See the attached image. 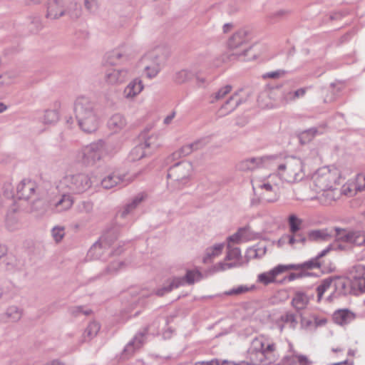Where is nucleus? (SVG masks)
Returning <instances> with one entry per match:
<instances>
[{"instance_id": "f257e3e1", "label": "nucleus", "mask_w": 365, "mask_h": 365, "mask_svg": "<svg viewBox=\"0 0 365 365\" xmlns=\"http://www.w3.org/2000/svg\"><path fill=\"white\" fill-rule=\"evenodd\" d=\"M341 172L333 166L318 169L312 175L309 186L314 195H308L307 200H317L321 204L331 205L340 197L338 189L340 185Z\"/></svg>"}, {"instance_id": "f03ea898", "label": "nucleus", "mask_w": 365, "mask_h": 365, "mask_svg": "<svg viewBox=\"0 0 365 365\" xmlns=\"http://www.w3.org/2000/svg\"><path fill=\"white\" fill-rule=\"evenodd\" d=\"M319 267L320 264L318 262L317 259H312L300 265L279 264L269 271L259 274L257 276V282L264 285L274 283L277 282L278 278L280 277L283 274L290 270L298 269H302L303 270L304 276H310L311 273L309 272V270Z\"/></svg>"}, {"instance_id": "7ed1b4c3", "label": "nucleus", "mask_w": 365, "mask_h": 365, "mask_svg": "<svg viewBox=\"0 0 365 365\" xmlns=\"http://www.w3.org/2000/svg\"><path fill=\"white\" fill-rule=\"evenodd\" d=\"M74 112L81 128L87 133L97 130L99 119L93 110L91 102L84 97L78 98L75 102Z\"/></svg>"}, {"instance_id": "20e7f679", "label": "nucleus", "mask_w": 365, "mask_h": 365, "mask_svg": "<svg viewBox=\"0 0 365 365\" xmlns=\"http://www.w3.org/2000/svg\"><path fill=\"white\" fill-rule=\"evenodd\" d=\"M346 280L341 277H328L323 279L317 287V301L324 297L332 301L335 297L346 294Z\"/></svg>"}, {"instance_id": "39448f33", "label": "nucleus", "mask_w": 365, "mask_h": 365, "mask_svg": "<svg viewBox=\"0 0 365 365\" xmlns=\"http://www.w3.org/2000/svg\"><path fill=\"white\" fill-rule=\"evenodd\" d=\"M278 174L289 182L299 181L304 175L302 162L297 158H287L284 163L279 165Z\"/></svg>"}, {"instance_id": "423d86ee", "label": "nucleus", "mask_w": 365, "mask_h": 365, "mask_svg": "<svg viewBox=\"0 0 365 365\" xmlns=\"http://www.w3.org/2000/svg\"><path fill=\"white\" fill-rule=\"evenodd\" d=\"M91 185V179L86 175L78 174L76 175L66 176L61 181L58 187L63 190L68 189L73 193H80L88 190Z\"/></svg>"}, {"instance_id": "0eeeda50", "label": "nucleus", "mask_w": 365, "mask_h": 365, "mask_svg": "<svg viewBox=\"0 0 365 365\" xmlns=\"http://www.w3.org/2000/svg\"><path fill=\"white\" fill-rule=\"evenodd\" d=\"M252 187L255 195L262 200L273 202L278 197L276 185H272L269 181L255 179L252 180Z\"/></svg>"}, {"instance_id": "6e6552de", "label": "nucleus", "mask_w": 365, "mask_h": 365, "mask_svg": "<svg viewBox=\"0 0 365 365\" xmlns=\"http://www.w3.org/2000/svg\"><path fill=\"white\" fill-rule=\"evenodd\" d=\"M337 240L342 249L350 247L353 245L365 246V232L361 231H348L342 230L338 233Z\"/></svg>"}, {"instance_id": "1a4fd4ad", "label": "nucleus", "mask_w": 365, "mask_h": 365, "mask_svg": "<svg viewBox=\"0 0 365 365\" xmlns=\"http://www.w3.org/2000/svg\"><path fill=\"white\" fill-rule=\"evenodd\" d=\"M351 289L354 294L365 292V266H355L351 272Z\"/></svg>"}, {"instance_id": "9d476101", "label": "nucleus", "mask_w": 365, "mask_h": 365, "mask_svg": "<svg viewBox=\"0 0 365 365\" xmlns=\"http://www.w3.org/2000/svg\"><path fill=\"white\" fill-rule=\"evenodd\" d=\"M140 66L144 68L148 78H153L159 72L160 63L155 53H150L140 60Z\"/></svg>"}, {"instance_id": "9b49d317", "label": "nucleus", "mask_w": 365, "mask_h": 365, "mask_svg": "<svg viewBox=\"0 0 365 365\" xmlns=\"http://www.w3.org/2000/svg\"><path fill=\"white\" fill-rule=\"evenodd\" d=\"M156 140V137L150 136L144 143L135 146L130 153V160L136 161L146 156L150 153V149L155 146L154 141Z\"/></svg>"}, {"instance_id": "f8f14e48", "label": "nucleus", "mask_w": 365, "mask_h": 365, "mask_svg": "<svg viewBox=\"0 0 365 365\" xmlns=\"http://www.w3.org/2000/svg\"><path fill=\"white\" fill-rule=\"evenodd\" d=\"M331 352L334 357L340 358L343 360L330 365H354V361L352 360L347 359L345 356H351L353 358L355 356L354 350L351 349H346L345 347L336 346L331 349Z\"/></svg>"}, {"instance_id": "ddd939ff", "label": "nucleus", "mask_w": 365, "mask_h": 365, "mask_svg": "<svg viewBox=\"0 0 365 365\" xmlns=\"http://www.w3.org/2000/svg\"><path fill=\"white\" fill-rule=\"evenodd\" d=\"M302 224V220L301 219L294 215H290L289 217V225L290 232L292 235L283 236L279 242L283 243L287 240L290 245H293L295 242V239L293 235L300 230Z\"/></svg>"}, {"instance_id": "4468645a", "label": "nucleus", "mask_w": 365, "mask_h": 365, "mask_svg": "<svg viewBox=\"0 0 365 365\" xmlns=\"http://www.w3.org/2000/svg\"><path fill=\"white\" fill-rule=\"evenodd\" d=\"M35 189L36 184L34 182L29 180H24L17 187L18 197L28 200L34 195Z\"/></svg>"}, {"instance_id": "2eb2a0df", "label": "nucleus", "mask_w": 365, "mask_h": 365, "mask_svg": "<svg viewBox=\"0 0 365 365\" xmlns=\"http://www.w3.org/2000/svg\"><path fill=\"white\" fill-rule=\"evenodd\" d=\"M247 41L246 34L244 31H240L235 34L229 41L228 45L231 49L237 48L238 47H243V53L242 55L246 56L248 51L246 49L245 42ZM237 55H241L240 53H236Z\"/></svg>"}, {"instance_id": "dca6fc26", "label": "nucleus", "mask_w": 365, "mask_h": 365, "mask_svg": "<svg viewBox=\"0 0 365 365\" xmlns=\"http://www.w3.org/2000/svg\"><path fill=\"white\" fill-rule=\"evenodd\" d=\"M285 361L287 365H312L313 364L308 356L297 352L286 356Z\"/></svg>"}, {"instance_id": "f3484780", "label": "nucleus", "mask_w": 365, "mask_h": 365, "mask_svg": "<svg viewBox=\"0 0 365 365\" xmlns=\"http://www.w3.org/2000/svg\"><path fill=\"white\" fill-rule=\"evenodd\" d=\"M125 182L124 176L123 177L119 173L114 172L111 175L106 177L102 181L101 185L106 189H110L114 186L122 184Z\"/></svg>"}, {"instance_id": "a211bd4d", "label": "nucleus", "mask_w": 365, "mask_h": 365, "mask_svg": "<svg viewBox=\"0 0 365 365\" xmlns=\"http://www.w3.org/2000/svg\"><path fill=\"white\" fill-rule=\"evenodd\" d=\"M63 14L62 4L58 0H51L48 4L47 17L57 19Z\"/></svg>"}, {"instance_id": "6ab92c4d", "label": "nucleus", "mask_w": 365, "mask_h": 365, "mask_svg": "<svg viewBox=\"0 0 365 365\" xmlns=\"http://www.w3.org/2000/svg\"><path fill=\"white\" fill-rule=\"evenodd\" d=\"M309 297L303 292H297L292 298V304L297 310H302L307 307Z\"/></svg>"}, {"instance_id": "aec40b11", "label": "nucleus", "mask_w": 365, "mask_h": 365, "mask_svg": "<svg viewBox=\"0 0 365 365\" xmlns=\"http://www.w3.org/2000/svg\"><path fill=\"white\" fill-rule=\"evenodd\" d=\"M143 88L141 81L135 80L130 82L124 90L126 98H133L139 94Z\"/></svg>"}, {"instance_id": "412c9836", "label": "nucleus", "mask_w": 365, "mask_h": 365, "mask_svg": "<svg viewBox=\"0 0 365 365\" xmlns=\"http://www.w3.org/2000/svg\"><path fill=\"white\" fill-rule=\"evenodd\" d=\"M125 125V120L120 114L113 115L108 122L109 129L114 133L120 130Z\"/></svg>"}, {"instance_id": "4be33fe9", "label": "nucleus", "mask_w": 365, "mask_h": 365, "mask_svg": "<svg viewBox=\"0 0 365 365\" xmlns=\"http://www.w3.org/2000/svg\"><path fill=\"white\" fill-rule=\"evenodd\" d=\"M256 287L253 284L252 285H247V284H242L239 285L237 287H233L232 289L225 291L223 292V295L225 296H238L241 294H246L247 292H252L255 290Z\"/></svg>"}, {"instance_id": "5701e85b", "label": "nucleus", "mask_w": 365, "mask_h": 365, "mask_svg": "<svg viewBox=\"0 0 365 365\" xmlns=\"http://www.w3.org/2000/svg\"><path fill=\"white\" fill-rule=\"evenodd\" d=\"M83 157L87 162L94 161L100 157V152L96 149V145L86 146L83 151Z\"/></svg>"}, {"instance_id": "b1692460", "label": "nucleus", "mask_w": 365, "mask_h": 365, "mask_svg": "<svg viewBox=\"0 0 365 365\" xmlns=\"http://www.w3.org/2000/svg\"><path fill=\"white\" fill-rule=\"evenodd\" d=\"M360 192L357 190V182L355 180L354 182H347L341 187V190L339 191L340 195H344L347 197L355 196L357 192Z\"/></svg>"}, {"instance_id": "393cba45", "label": "nucleus", "mask_w": 365, "mask_h": 365, "mask_svg": "<svg viewBox=\"0 0 365 365\" xmlns=\"http://www.w3.org/2000/svg\"><path fill=\"white\" fill-rule=\"evenodd\" d=\"M352 317V314L347 309H340L334 312L333 319L339 324L346 323Z\"/></svg>"}, {"instance_id": "a878e982", "label": "nucleus", "mask_w": 365, "mask_h": 365, "mask_svg": "<svg viewBox=\"0 0 365 365\" xmlns=\"http://www.w3.org/2000/svg\"><path fill=\"white\" fill-rule=\"evenodd\" d=\"M100 329V325L97 322H91L88 324L84 332V339L88 341L94 337Z\"/></svg>"}, {"instance_id": "bb28decb", "label": "nucleus", "mask_w": 365, "mask_h": 365, "mask_svg": "<svg viewBox=\"0 0 365 365\" xmlns=\"http://www.w3.org/2000/svg\"><path fill=\"white\" fill-rule=\"evenodd\" d=\"M126 77L125 72H121L117 70H113L112 73H108L107 76L108 81L110 83L122 82Z\"/></svg>"}, {"instance_id": "cd10ccee", "label": "nucleus", "mask_w": 365, "mask_h": 365, "mask_svg": "<svg viewBox=\"0 0 365 365\" xmlns=\"http://www.w3.org/2000/svg\"><path fill=\"white\" fill-rule=\"evenodd\" d=\"M223 247L224 245L222 244H218L211 247L210 249H208L206 252V256L203 259L204 262H207L208 259L216 256H218L220 254H221Z\"/></svg>"}, {"instance_id": "c85d7f7f", "label": "nucleus", "mask_w": 365, "mask_h": 365, "mask_svg": "<svg viewBox=\"0 0 365 365\" xmlns=\"http://www.w3.org/2000/svg\"><path fill=\"white\" fill-rule=\"evenodd\" d=\"M73 200L68 195H63L62 199L56 205V207L58 211L67 210L71 207Z\"/></svg>"}, {"instance_id": "c756f323", "label": "nucleus", "mask_w": 365, "mask_h": 365, "mask_svg": "<svg viewBox=\"0 0 365 365\" xmlns=\"http://www.w3.org/2000/svg\"><path fill=\"white\" fill-rule=\"evenodd\" d=\"M202 277L200 272L197 270L188 271L186 274V280L189 284H192L195 281H199Z\"/></svg>"}, {"instance_id": "7c9ffc66", "label": "nucleus", "mask_w": 365, "mask_h": 365, "mask_svg": "<svg viewBox=\"0 0 365 365\" xmlns=\"http://www.w3.org/2000/svg\"><path fill=\"white\" fill-rule=\"evenodd\" d=\"M247 230L245 229H240L239 231L234 234L233 235L230 236L228 238L229 242H232L235 243H239L240 242H242L244 238V234H245Z\"/></svg>"}, {"instance_id": "2f4dec72", "label": "nucleus", "mask_w": 365, "mask_h": 365, "mask_svg": "<svg viewBox=\"0 0 365 365\" xmlns=\"http://www.w3.org/2000/svg\"><path fill=\"white\" fill-rule=\"evenodd\" d=\"M314 131L311 130H307L300 133L299 140L302 142V143H306L310 141L314 138Z\"/></svg>"}, {"instance_id": "473e14b6", "label": "nucleus", "mask_w": 365, "mask_h": 365, "mask_svg": "<svg viewBox=\"0 0 365 365\" xmlns=\"http://www.w3.org/2000/svg\"><path fill=\"white\" fill-rule=\"evenodd\" d=\"M355 180L357 182V190L361 192L365 191V174H358Z\"/></svg>"}, {"instance_id": "72a5a7b5", "label": "nucleus", "mask_w": 365, "mask_h": 365, "mask_svg": "<svg viewBox=\"0 0 365 365\" xmlns=\"http://www.w3.org/2000/svg\"><path fill=\"white\" fill-rule=\"evenodd\" d=\"M262 159L252 158L245 162V168L247 169H254L257 168L259 164L262 163Z\"/></svg>"}, {"instance_id": "f704fd0d", "label": "nucleus", "mask_w": 365, "mask_h": 365, "mask_svg": "<svg viewBox=\"0 0 365 365\" xmlns=\"http://www.w3.org/2000/svg\"><path fill=\"white\" fill-rule=\"evenodd\" d=\"M52 235L56 242H59L64 236V230L61 227H55L52 231Z\"/></svg>"}, {"instance_id": "c9c22d12", "label": "nucleus", "mask_w": 365, "mask_h": 365, "mask_svg": "<svg viewBox=\"0 0 365 365\" xmlns=\"http://www.w3.org/2000/svg\"><path fill=\"white\" fill-rule=\"evenodd\" d=\"M326 234L322 230H313L309 233V237L312 240L324 239Z\"/></svg>"}, {"instance_id": "e433bc0d", "label": "nucleus", "mask_w": 365, "mask_h": 365, "mask_svg": "<svg viewBox=\"0 0 365 365\" xmlns=\"http://www.w3.org/2000/svg\"><path fill=\"white\" fill-rule=\"evenodd\" d=\"M305 93H306V90L305 89H304V88L298 89L297 91L293 92L292 95H294V97H286L285 98V101L287 102L294 101L295 99H297V98H298L299 97L304 96Z\"/></svg>"}, {"instance_id": "4c0bfd02", "label": "nucleus", "mask_w": 365, "mask_h": 365, "mask_svg": "<svg viewBox=\"0 0 365 365\" xmlns=\"http://www.w3.org/2000/svg\"><path fill=\"white\" fill-rule=\"evenodd\" d=\"M189 73L188 71L185 70H182L178 73L176 76V81L178 83H183L185 82L189 77Z\"/></svg>"}, {"instance_id": "58836bf2", "label": "nucleus", "mask_w": 365, "mask_h": 365, "mask_svg": "<svg viewBox=\"0 0 365 365\" xmlns=\"http://www.w3.org/2000/svg\"><path fill=\"white\" fill-rule=\"evenodd\" d=\"M231 91V87L230 86H226L222 88L216 94L217 99H221L224 98L227 93Z\"/></svg>"}, {"instance_id": "ea45409f", "label": "nucleus", "mask_w": 365, "mask_h": 365, "mask_svg": "<svg viewBox=\"0 0 365 365\" xmlns=\"http://www.w3.org/2000/svg\"><path fill=\"white\" fill-rule=\"evenodd\" d=\"M58 119V115L54 111H48L45 115V120L47 123H52Z\"/></svg>"}, {"instance_id": "a19ab883", "label": "nucleus", "mask_w": 365, "mask_h": 365, "mask_svg": "<svg viewBox=\"0 0 365 365\" xmlns=\"http://www.w3.org/2000/svg\"><path fill=\"white\" fill-rule=\"evenodd\" d=\"M192 145H188L183 146L180 149V155L185 156V155H189L192 152Z\"/></svg>"}, {"instance_id": "79ce46f5", "label": "nucleus", "mask_w": 365, "mask_h": 365, "mask_svg": "<svg viewBox=\"0 0 365 365\" xmlns=\"http://www.w3.org/2000/svg\"><path fill=\"white\" fill-rule=\"evenodd\" d=\"M219 361L217 359H212L208 361H199L195 365H219Z\"/></svg>"}, {"instance_id": "37998d69", "label": "nucleus", "mask_w": 365, "mask_h": 365, "mask_svg": "<svg viewBox=\"0 0 365 365\" xmlns=\"http://www.w3.org/2000/svg\"><path fill=\"white\" fill-rule=\"evenodd\" d=\"M275 348H276L275 344H274V343L269 344L265 348H262L263 352H261L260 354L263 355V354L265 352H272L275 350Z\"/></svg>"}, {"instance_id": "c03bdc74", "label": "nucleus", "mask_w": 365, "mask_h": 365, "mask_svg": "<svg viewBox=\"0 0 365 365\" xmlns=\"http://www.w3.org/2000/svg\"><path fill=\"white\" fill-rule=\"evenodd\" d=\"M182 281V280L180 279H174L167 292L172 290L173 288H177L181 284Z\"/></svg>"}, {"instance_id": "a18cd8bd", "label": "nucleus", "mask_w": 365, "mask_h": 365, "mask_svg": "<svg viewBox=\"0 0 365 365\" xmlns=\"http://www.w3.org/2000/svg\"><path fill=\"white\" fill-rule=\"evenodd\" d=\"M12 312H14V316L12 317L13 319L14 320L19 319L21 317L20 312L16 308H11L10 309V312L8 313L9 316H11Z\"/></svg>"}, {"instance_id": "49530a36", "label": "nucleus", "mask_w": 365, "mask_h": 365, "mask_svg": "<svg viewBox=\"0 0 365 365\" xmlns=\"http://www.w3.org/2000/svg\"><path fill=\"white\" fill-rule=\"evenodd\" d=\"M226 365H259L255 363H248L247 361H242L239 364H235V363H228Z\"/></svg>"}, {"instance_id": "de8ad7c7", "label": "nucleus", "mask_w": 365, "mask_h": 365, "mask_svg": "<svg viewBox=\"0 0 365 365\" xmlns=\"http://www.w3.org/2000/svg\"><path fill=\"white\" fill-rule=\"evenodd\" d=\"M6 253V247L0 245V258Z\"/></svg>"}, {"instance_id": "09e8293b", "label": "nucleus", "mask_w": 365, "mask_h": 365, "mask_svg": "<svg viewBox=\"0 0 365 365\" xmlns=\"http://www.w3.org/2000/svg\"><path fill=\"white\" fill-rule=\"evenodd\" d=\"M232 252L233 253L235 257H238L240 255V250L238 249H234Z\"/></svg>"}, {"instance_id": "8fccbe9b", "label": "nucleus", "mask_w": 365, "mask_h": 365, "mask_svg": "<svg viewBox=\"0 0 365 365\" xmlns=\"http://www.w3.org/2000/svg\"><path fill=\"white\" fill-rule=\"evenodd\" d=\"M93 1H94V0H85V4L88 9H90L91 8V6H90V4Z\"/></svg>"}, {"instance_id": "3c124183", "label": "nucleus", "mask_w": 365, "mask_h": 365, "mask_svg": "<svg viewBox=\"0 0 365 365\" xmlns=\"http://www.w3.org/2000/svg\"><path fill=\"white\" fill-rule=\"evenodd\" d=\"M230 28V25H229V24L225 25L224 28H223L224 32H227L229 31Z\"/></svg>"}, {"instance_id": "603ef678", "label": "nucleus", "mask_w": 365, "mask_h": 365, "mask_svg": "<svg viewBox=\"0 0 365 365\" xmlns=\"http://www.w3.org/2000/svg\"><path fill=\"white\" fill-rule=\"evenodd\" d=\"M6 108V107L4 104L0 103V113L5 110Z\"/></svg>"}, {"instance_id": "864d4df0", "label": "nucleus", "mask_w": 365, "mask_h": 365, "mask_svg": "<svg viewBox=\"0 0 365 365\" xmlns=\"http://www.w3.org/2000/svg\"><path fill=\"white\" fill-rule=\"evenodd\" d=\"M172 118H173V116H168V117H167V118L165 119V123H169L171 121Z\"/></svg>"}, {"instance_id": "5fc2aeb1", "label": "nucleus", "mask_w": 365, "mask_h": 365, "mask_svg": "<svg viewBox=\"0 0 365 365\" xmlns=\"http://www.w3.org/2000/svg\"><path fill=\"white\" fill-rule=\"evenodd\" d=\"M238 105V103L237 101H235V103L230 108V110H232L237 106Z\"/></svg>"}, {"instance_id": "6e6d98bb", "label": "nucleus", "mask_w": 365, "mask_h": 365, "mask_svg": "<svg viewBox=\"0 0 365 365\" xmlns=\"http://www.w3.org/2000/svg\"><path fill=\"white\" fill-rule=\"evenodd\" d=\"M292 94H293V92H289V93H287V94H286V96H284V98H285L286 97H294V95H292Z\"/></svg>"}, {"instance_id": "4d7b16f0", "label": "nucleus", "mask_w": 365, "mask_h": 365, "mask_svg": "<svg viewBox=\"0 0 365 365\" xmlns=\"http://www.w3.org/2000/svg\"><path fill=\"white\" fill-rule=\"evenodd\" d=\"M327 252V250H324L320 255H319V257L324 256Z\"/></svg>"}, {"instance_id": "13d9d810", "label": "nucleus", "mask_w": 365, "mask_h": 365, "mask_svg": "<svg viewBox=\"0 0 365 365\" xmlns=\"http://www.w3.org/2000/svg\"><path fill=\"white\" fill-rule=\"evenodd\" d=\"M234 101V97H232L230 101L226 103V106H228L232 101Z\"/></svg>"}, {"instance_id": "bf43d9fd", "label": "nucleus", "mask_w": 365, "mask_h": 365, "mask_svg": "<svg viewBox=\"0 0 365 365\" xmlns=\"http://www.w3.org/2000/svg\"><path fill=\"white\" fill-rule=\"evenodd\" d=\"M31 2H33L34 4H37L38 2H40L41 0H31Z\"/></svg>"}, {"instance_id": "052dcab7", "label": "nucleus", "mask_w": 365, "mask_h": 365, "mask_svg": "<svg viewBox=\"0 0 365 365\" xmlns=\"http://www.w3.org/2000/svg\"><path fill=\"white\" fill-rule=\"evenodd\" d=\"M269 76L270 77H272V78L275 77V74H274V73H273L269 74Z\"/></svg>"}, {"instance_id": "680f3d73", "label": "nucleus", "mask_w": 365, "mask_h": 365, "mask_svg": "<svg viewBox=\"0 0 365 365\" xmlns=\"http://www.w3.org/2000/svg\"><path fill=\"white\" fill-rule=\"evenodd\" d=\"M325 323H326L325 320H321L320 324H325Z\"/></svg>"}, {"instance_id": "e2e57ef3", "label": "nucleus", "mask_w": 365, "mask_h": 365, "mask_svg": "<svg viewBox=\"0 0 365 365\" xmlns=\"http://www.w3.org/2000/svg\"><path fill=\"white\" fill-rule=\"evenodd\" d=\"M294 279V275H293V274H292V275L290 276V279Z\"/></svg>"}, {"instance_id": "0e129e2a", "label": "nucleus", "mask_w": 365, "mask_h": 365, "mask_svg": "<svg viewBox=\"0 0 365 365\" xmlns=\"http://www.w3.org/2000/svg\"><path fill=\"white\" fill-rule=\"evenodd\" d=\"M143 195H142V196H141V197H140V199L138 200V202H140V201L143 200Z\"/></svg>"}]
</instances>
